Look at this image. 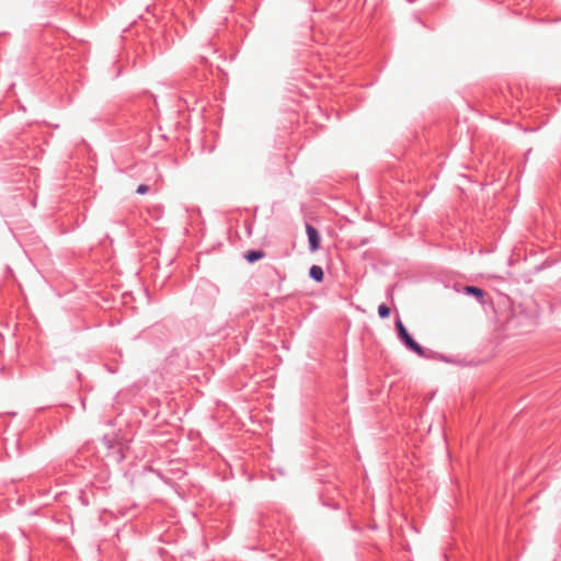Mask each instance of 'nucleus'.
Wrapping results in <instances>:
<instances>
[{
    "mask_svg": "<svg viewBox=\"0 0 561 561\" xmlns=\"http://www.w3.org/2000/svg\"><path fill=\"white\" fill-rule=\"evenodd\" d=\"M244 257L248 262L253 263L262 257H264V252L260 250H252L245 253Z\"/></svg>",
    "mask_w": 561,
    "mask_h": 561,
    "instance_id": "20e7f679",
    "label": "nucleus"
},
{
    "mask_svg": "<svg viewBox=\"0 0 561 561\" xmlns=\"http://www.w3.org/2000/svg\"><path fill=\"white\" fill-rule=\"evenodd\" d=\"M465 291L469 295H473L476 296L477 298H482L483 297V290L478 288V287H474V286H466L465 287Z\"/></svg>",
    "mask_w": 561,
    "mask_h": 561,
    "instance_id": "39448f33",
    "label": "nucleus"
},
{
    "mask_svg": "<svg viewBox=\"0 0 561 561\" xmlns=\"http://www.w3.org/2000/svg\"><path fill=\"white\" fill-rule=\"evenodd\" d=\"M136 192H137L138 194H141V195H142V194H146V193H148V192H149V186H148V185H146V184H140V185L137 187Z\"/></svg>",
    "mask_w": 561,
    "mask_h": 561,
    "instance_id": "0eeeda50",
    "label": "nucleus"
},
{
    "mask_svg": "<svg viewBox=\"0 0 561 561\" xmlns=\"http://www.w3.org/2000/svg\"><path fill=\"white\" fill-rule=\"evenodd\" d=\"M309 274L317 282L323 280V276H324L323 270L318 265H312L310 267Z\"/></svg>",
    "mask_w": 561,
    "mask_h": 561,
    "instance_id": "7ed1b4c3",
    "label": "nucleus"
},
{
    "mask_svg": "<svg viewBox=\"0 0 561 561\" xmlns=\"http://www.w3.org/2000/svg\"><path fill=\"white\" fill-rule=\"evenodd\" d=\"M396 327H397V330H398V333H399V336L401 337V340L404 342V344L410 348L412 350L413 352H415L417 355L420 356H423L424 355V350L421 345H419L413 339L412 336L409 334V332L407 331L405 327L402 324V322L400 320L397 321L396 323Z\"/></svg>",
    "mask_w": 561,
    "mask_h": 561,
    "instance_id": "f257e3e1",
    "label": "nucleus"
},
{
    "mask_svg": "<svg viewBox=\"0 0 561 561\" xmlns=\"http://www.w3.org/2000/svg\"><path fill=\"white\" fill-rule=\"evenodd\" d=\"M306 231L308 234L310 249L312 252H314L319 249L320 236H319L318 231L316 230V228H313L311 225L306 226Z\"/></svg>",
    "mask_w": 561,
    "mask_h": 561,
    "instance_id": "f03ea898",
    "label": "nucleus"
},
{
    "mask_svg": "<svg viewBox=\"0 0 561 561\" xmlns=\"http://www.w3.org/2000/svg\"><path fill=\"white\" fill-rule=\"evenodd\" d=\"M378 313L381 318H388L390 316V308L382 304L378 307Z\"/></svg>",
    "mask_w": 561,
    "mask_h": 561,
    "instance_id": "423d86ee",
    "label": "nucleus"
}]
</instances>
